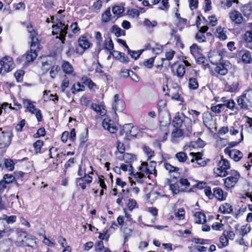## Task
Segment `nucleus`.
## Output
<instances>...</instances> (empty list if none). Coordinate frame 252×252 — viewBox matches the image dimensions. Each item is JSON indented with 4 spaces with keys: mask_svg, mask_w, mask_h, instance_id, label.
I'll list each match as a JSON object with an SVG mask.
<instances>
[{
    "mask_svg": "<svg viewBox=\"0 0 252 252\" xmlns=\"http://www.w3.org/2000/svg\"><path fill=\"white\" fill-rule=\"evenodd\" d=\"M104 48L108 51H111L114 48V44L111 38H108L104 41Z\"/></svg>",
    "mask_w": 252,
    "mask_h": 252,
    "instance_id": "44",
    "label": "nucleus"
},
{
    "mask_svg": "<svg viewBox=\"0 0 252 252\" xmlns=\"http://www.w3.org/2000/svg\"><path fill=\"white\" fill-rule=\"evenodd\" d=\"M131 128H132V125L131 124H125L123 128L120 131V134L123 135L125 134V138L126 139H129V134L130 133Z\"/></svg>",
    "mask_w": 252,
    "mask_h": 252,
    "instance_id": "22",
    "label": "nucleus"
},
{
    "mask_svg": "<svg viewBox=\"0 0 252 252\" xmlns=\"http://www.w3.org/2000/svg\"><path fill=\"white\" fill-rule=\"evenodd\" d=\"M210 24L212 26H215L218 23V20L215 15H213L208 17Z\"/></svg>",
    "mask_w": 252,
    "mask_h": 252,
    "instance_id": "64",
    "label": "nucleus"
},
{
    "mask_svg": "<svg viewBox=\"0 0 252 252\" xmlns=\"http://www.w3.org/2000/svg\"><path fill=\"white\" fill-rule=\"evenodd\" d=\"M229 18L235 24H241L243 21V16L240 12L236 10H231L228 13Z\"/></svg>",
    "mask_w": 252,
    "mask_h": 252,
    "instance_id": "11",
    "label": "nucleus"
},
{
    "mask_svg": "<svg viewBox=\"0 0 252 252\" xmlns=\"http://www.w3.org/2000/svg\"><path fill=\"white\" fill-rule=\"evenodd\" d=\"M139 170L140 171L137 172L134 176L137 182L142 183L143 182V178L149 175L147 163L142 162L139 167Z\"/></svg>",
    "mask_w": 252,
    "mask_h": 252,
    "instance_id": "7",
    "label": "nucleus"
},
{
    "mask_svg": "<svg viewBox=\"0 0 252 252\" xmlns=\"http://www.w3.org/2000/svg\"><path fill=\"white\" fill-rule=\"evenodd\" d=\"M28 32L30 33V37L31 38V42H32V39H37L36 37L37 33L33 27L31 25H28L27 27Z\"/></svg>",
    "mask_w": 252,
    "mask_h": 252,
    "instance_id": "42",
    "label": "nucleus"
},
{
    "mask_svg": "<svg viewBox=\"0 0 252 252\" xmlns=\"http://www.w3.org/2000/svg\"><path fill=\"white\" fill-rule=\"evenodd\" d=\"M43 145V142L40 140H37L33 144V147L36 153H38L40 152V149L41 147Z\"/></svg>",
    "mask_w": 252,
    "mask_h": 252,
    "instance_id": "51",
    "label": "nucleus"
},
{
    "mask_svg": "<svg viewBox=\"0 0 252 252\" xmlns=\"http://www.w3.org/2000/svg\"><path fill=\"white\" fill-rule=\"evenodd\" d=\"M94 36L95 39L97 40V44L100 46L101 43L102 41V37L101 33L99 32H95Z\"/></svg>",
    "mask_w": 252,
    "mask_h": 252,
    "instance_id": "60",
    "label": "nucleus"
},
{
    "mask_svg": "<svg viewBox=\"0 0 252 252\" xmlns=\"http://www.w3.org/2000/svg\"><path fill=\"white\" fill-rule=\"evenodd\" d=\"M4 164L5 167L10 171H12L14 168L15 163L11 159H5L4 160Z\"/></svg>",
    "mask_w": 252,
    "mask_h": 252,
    "instance_id": "46",
    "label": "nucleus"
},
{
    "mask_svg": "<svg viewBox=\"0 0 252 252\" xmlns=\"http://www.w3.org/2000/svg\"><path fill=\"white\" fill-rule=\"evenodd\" d=\"M204 192L209 199H212L213 198V193L212 192L211 189L210 187H204Z\"/></svg>",
    "mask_w": 252,
    "mask_h": 252,
    "instance_id": "62",
    "label": "nucleus"
},
{
    "mask_svg": "<svg viewBox=\"0 0 252 252\" xmlns=\"http://www.w3.org/2000/svg\"><path fill=\"white\" fill-rule=\"evenodd\" d=\"M238 180L239 179L236 178V177H231L228 176L224 179V183L225 187L229 188L234 187Z\"/></svg>",
    "mask_w": 252,
    "mask_h": 252,
    "instance_id": "25",
    "label": "nucleus"
},
{
    "mask_svg": "<svg viewBox=\"0 0 252 252\" xmlns=\"http://www.w3.org/2000/svg\"><path fill=\"white\" fill-rule=\"evenodd\" d=\"M189 87L191 90H196L198 87L197 79L194 78H190L189 81Z\"/></svg>",
    "mask_w": 252,
    "mask_h": 252,
    "instance_id": "41",
    "label": "nucleus"
},
{
    "mask_svg": "<svg viewBox=\"0 0 252 252\" xmlns=\"http://www.w3.org/2000/svg\"><path fill=\"white\" fill-rule=\"evenodd\" d=\"M49 158H55L56 160H54L52 164H51L50 166L52 168H57L59 164V160L60 158H63L65 155L63 152L59 153L58 149L54 147H52L49 149Z\"/></svg>",
    "mask_w": 252,
    "mask_h": 252,
    "instance_id": "5",
    "label": "nucleus"
},
{
    "mask_svg": "<svg viewBox=\"0 0 252 252\" xmlns=\"http://www.w3.org/2000/svg\"><path fill=\"white\" fill-rule=\"evenodd\" d=\"M237 102L240 109L247 110L252 107V89L244 91L237 97Z\"/></svg>",
    "mask_w": 252,
    "mask_h": 252,
    "instance_id": "1",
    "label": "nucleus"
},
{
    "mask_svg": "<svg viewBox=\"0 0 252 252\" xmlns=\"http://www.w3.org/2000/svg\"><path fill=\"white\" fill-rule=\"evenodd\" d=\"M242 60L245 63H250L252 61L251 53L247 51L242 56Z\"/></svg>",
    "mask_w": 252,
    "mask_h": 252,
    "instance_id": "38",
    "label": "nucleus"
},
{
    "mask_svg": "<svg viewBox=\"0 0 252 252\" xmlns=\"http://www.w3.org/2000/svg\"><path fill=\"white\" fill-rule=\"evenodd\" d=\"M79 46L83 49V51L81 54L83 53L85 50L89 48L92 44L88 41L86 37L81 36L78 40Z\"/></svg>",
    "mask_w": 252,
    "mask_h": 252,
    "instance_id": "16",
    "label": "nucleus"
},
{
    "mask_svg": "<svg viewBox=\"0 0 252 252\" xmlns=\"http://www.w3.org/2000/svg\"><path fill=\"white\" fill-rule=\"evenodd\" d=\"M169 188L172 193L174 194H177L180 192H186V188H181L179 187L178 182H176L174 184H170Z\"/></svg>",
    "mask_w": 252,
    "mask_h": 252,
    "instance_id": "23",
    "label": "nucleus"
},
{
    "mask_svg": "<svg viewBox=\"0 0 252 252\" xmlns=\"http://www.w3.org/2000/svg\"><path fill=\"white\" fill-rule=\"evenodd\" d=\"M225 52L223 50L210 52L209 56L210 63L214 64H218L220 63H222V56Z\"/></svg>",
    "mask_w": 252,
    "mask_h": 252,
    "instance_id": "6",
    "label": "nucleus"
},
{
    "mask_svg": "<svg viewBox=\"0 0 252 252\" xmlns=\"http://www.w3.org/2000/svg\"><path fill=\"white\" fill-rule=\"evenodd\" d=\"M224 109L223 104H219L216 106H212L211 110L215 113H220Z\"/></svg>",
    "mask_w": 252,
    "mask_h": 252,
    "instance_id": "47",
    "label": "nucleus"
},
{
    "mask_svg": "<svg viewBox=\"0 0 252 252\" xmlns=\"http://www.w3.org/2000/svg\"><path fill=\"white\" fill-rule=\"evenodd\" d=\"M239 83L238 82H234L231 85H227L225 89L227 91L234 92L238 88Z\"/></svg>",
    "mask_w": 252,
    "mask_h": 252,
    "instance_id": "45",
    "label": "nucleus"
},
{
    "mask_svg": "<svg viewBox=\"0 0 252 252\" xmlns=\"http://www.w3.org/2000/svg\"><path fill=\"white\" fill-rule=\"evenodd\" d=\"M84 90V86L80 83L77 82L74 84L71 87V91L73 94Z\"/></svg>",
    "mask_w": 252,
    "mask_h": 252,
    "instance_id": "34",
    "label": "nucleus"
},
{
    "mask_svg": "<svg viewBox=\"0 0 252 252\" xmlns=\"http://www.w3.org/2000/svg\"><path fill=\"white\" fill-rule=\"evenodd\" d=\"M111 16L110 8L108 7L107 9L102 14L101 20L103 22L107 23L109 21Z\"/></svg>",
    "mask_w": 252,
    "mask_h": 252,
    "instance_id": "31",
    "label": "nucleus"
},
{
    "mask_svg": "<svg viewBox=\"0 0 252 252\" xmlns=\"http://www.w3.org/2000/svg\"><path fill=\"white\" fill-rule=\"evenodd\" d=\"M243 39L247 43L246 47L252 50V31H247L244 34Z\"/></svg>",
    "mask_w": 252,
    "mask_h": 252,
    "instance_id": "19",
    "label": "nucleus"
},
{
    "mask_svg": "<svg viewBox=\"0 0 252 252\" xmlns=\"http://www.w3.org/2000/svg\"><path fill=\"white\" fill-rule=\"evenodd\" d=\"M144 24L147 27H155L157 25V22L155 20L151 21L148 19H145L144 21Z\"/></svg>",
    "mask_w": 252,
    "mask_h": 252,
    "instance_id": "56",
    "label": "nucleus"
},
{
    "mask_svg": "<svg viewBox=\"0 0 252 252\" xmlns=\"http://www.w3.org/2000/svg\"><path fill=\"white\" fill-rule=\"evenodd\" d=\"M14 68L12 58L5 56L0 60V74L4 75Z\"/></svg>",
    "mask_w": 252,
    "mask_h": 252,
    "instance_id": "4",
    "label": "nucleus"
},
{
    "mask_svg": "<svg viewBox=\"0 0 252 252\" xmlns=\"http://www.w3.org/2000/svg\"><path fill=\"white\" fill-rule=\"evenodd\" d=\"M143 50H139L137 51H131L129 48L127 49V53L134 60L137 59L143 52Z\"/></svg>",
    "mask_w": 252,
    "mask_h": 252,
    "instance_id": "35",
    "label": "nucleus"
},
{
    "mask_svg": "<svg viewBox=\"0 0 252 252\" xmlns=\"http://www.w3.org/2000/svg\"><path fill=\"white\" fill-rule=\"evenodd\" d=\"M39 42L38 39H32L31 42L30 50L20 58L22 61L25 63L32 62L37 56V51L39 50Z\"/></svg>",
    "mask_w": 252,
    "mask_h": 252,
    "instance_id": "2",
    "label": "nucleus"
},
{
    "mask_svg": "<svg viewBox=\"0 0 252 252\" xmlns=\"http://www.w3.org/2000/svg\"><path fill=\"white\" fill-rule=\"evenodd\" d=\"M112 12L114 14L116 15L117 17H120L121 14L124 11V8L120 5H115L112 8Z\"/></svg>",
    "mask_w": 252,
    "mask_h": 252,
    "instance_id": "33",
    "label": "nucleus"
},
{
    "mask_svg": "<svg viewBox=\"0 0 252 252\" xmlns=\"http://www.w3.org/2000/svg\"><path fill=\"white\" fill-rule=\"evenodd\" d=\"M230 168L229 161L221 158L217 164V167L214 169V174L216 177H225L228 175L227 170Z\"/></svg>",
    "mask_w": 252,
    "mask_h": 252,
    "instance_id": "3",
    "label": "nucleus"
},
{
    "mask_svg": "<svg viewBox=\"0 0 252 252\" xmlns=\"http://www.w3.org/2000/svg\"><path fill=\"white\" fill-rule=\"evenodd\" d=\"M175 158L180 162L184 163L186 161L188 157L186 154L183 152H180L175 155Z\"/></svg>",
    "mask_w": 252,
    "mask_h": 252,
    "instance_id": "32",
    "label": "nucleus"
},
{
    "mask_svg": "<svg viewBox=\"0 0 252 252\" xmlns=\"http://www.w3.org/2000/svg\"><path fill=\"white\" fill-rule=\"evenodd\" d=\"M217 33L218 37L221 40H225L227 38V35L224 32V29L221 27H219L217 29Z\"/></svg>",
    "mask_w": 252,
    "mask_h": 252,
    "instance_id": "39",
    "label": "nucleus"
},
{
    "mask_svg": "<svg viewBox=\"0 0 252 252\" xmlns=\"http://www.w3.org/2000/svg\"><path fill=\"white\" fill-rule=\"evenodd\" d=\"M3 219L8 223H14L16 221L17 217L16 216L12 215L8 216L6 215H3Z\"/></svg>",
    "mask_w": 252,
    "mask_h": 252,
    "instance_id": "49",
    "label": "nucleus"
},
{
    "mask_svg": "<svg viewBox=\"0 0 252 252\" xmlns=\"http://www.w3.org/2000/svg\"><path fill=\"white\" fill-rule=\"evenodd\" d=\"M220 242L222 246H226L228 244V238L225 234L223 233L222 235L220 237Z\"/></svg>",
    "mask_w": 252,
    "mask_h": 252,
    "instance_id": "59",
    "label": "nucleus"
},
{
    "mask_svg": "<svg viewBox=\"0 0 252 252\" xmlns=\"http://www.w3.org/2000/svg\"><path fill=\"white\" fill-rule=\"evenodd\" d=\"M196 39L199 42H202L205 41L206 37L204 33L201 32H198L196 34Z\"/></svg>",
    "mask_w": 252,
    "mask_h": 252,
    "instance_id": "61",
    "label": "nucleus"
},
{
    "mask_svg": "<svg viewBox=\"0 0 252 252\" xmlns=\"http://www.w3.org/2000/svg\"><path fill=\"white\" fill-rule=\"evenodd\" d=\"M185 73V66L183 64H180L178 66L177 71L176 74L179 78H182L184 76Z\"/></svg>",
    "mask_w": 252,
    "mask_h": 252,
    "instance_id": "48",
    "label": "nucleus"
},
{
    "mask_svg": "<svg viewBox=\"0 0 252 252\" xmlns=\"http://www.w3.org/2000/svg\"><path fill=\"white\" fill-rule=\"evenodd\" d=\"M69 79L68 77H65L61 84V91L64 92L65 89L68 87Z\"/></svg>",
    "mask_w": 252,
    "mask_h": 252,
    "instance_id": "53",
    "label": "nucleus"
},
{
    "mask_svg": "<svg viewBox=\"0 0 252 252\" xmlns=\"http://www.w3.org/2000/svg\"><path fill=\"white\" fill-rule=\"evenodd\" d=\"M164 165L166 170L168 171L170 174H172L174 171L179 170V168L178 167H174L168 163H165Z\"/></svg>",
    "mask_w": 252,
    "mask_h": 252,
    "instance_id": "50",
    "label": "nucleus"
},
{
    "mask_svg": "<svg viewBox=\"0 0 252 252\" xmlns=\"http://www.w3.org/2000/svg\"><path fill=\"white\" fill-rule=\"evenodd\" d=\"M194 220L195 223L203 224L206 222L205 215L200 212H196L194 216Z\"/></svg>",
    "mask_w": 252,
    "mask_h": 252,
    "instance_id": "20",
    "label": "nucleus"
},
{
    "mask_svg": "<svg viewBox=\"0 0 252 252\" xmlns=\"http://www.w3.org/2000/svg\"><path fill=\"white\" fill-rule=\"evenodd\" d=\"M179 184L181 185V188H186V192H190L191 189L188 190V187L190 186V183L186 178H181L179 181Z\"/></svg>",
    "mask_w": 252,
    "mask_h": 252,
    "instance_id": "36",
    "label": "nucleus"
},
{
    "mask_svg": "<svg viewBox=\"0 0 252 252\" xmlns=\"http://www.w3.org/2000/svg\"><path fill=\"white\" fill-rule=\"evenodd\" d=\"M219 210L223 214H228L232 212L233 208L230 204L224 203L220 206Z\"/></svg>",
    "mask_w": 252,
    "mask_h": 252,
    "instance_id": "24",
    "label": "nucleus"
},
{
    "mask_svg": "<svg viewBox=\"0 0 252 252\" xmlns=\"http://www.w3.org/2000/svg\"><path fill=\"white\" fill-rule=\"evenodd\" d=\"M75 53H78L77 49L74 50V48L71 44H69L67 46V50L65 51V54L68 57H71L74 56Z\"/></svg>",
    "mask_w": 252,
    "mask_h": 252,
    "instance_id": "43",
    "label": "nucleus"
},
{
    "mask_svg": "<svg viewBox=\"0 0 252 252\" xmlns=\"http://www.w3.org/2000/svg\"><path fill=\"white\" fill-rule=\"evenodd\" d=\"M58 28H55V30H57L56 34H59L60 39L62 40L63 43H64V41L65 40V37L67 33V30L68 27L67 26H65L64 24H62V23H60L59 26H57Z\"/></svg>",
    "mask_w": 252,
    "mask_h": 252,
    "instance_id": "13",
    "label": "nucleus"
},
{
    "mask_svg": "<svg viewBox=\"0 0 252 252\" xmlns=\"http://www.w3.org/2000/svg\"><path fill=\"white\" fill-rule=\"evenodd\" d=\"M102 126L111 133L116 132L117 129L116 126L113 124L112 121L108 119H104L102 122Z\"/></svg>",
    "mask_w": 252,
    "mask_h": 252,
    "instance_id": "14",
    "label": "nucleus"
},
{
    "mask_svg": "<svg viewBox=\"0 0 252 252\" xmlns=\"http://www.w3.org/2000/svg\"><path fill=\"white\" fill-rule=\"evenodd\" d=\"M190 52L195 57L200 59V56L202 55V49L196 44H193L190 47Z\"/></svg>",
    "mask_w": 252,
    "mask_h": 252,
    "instance_id": "18",
    "label": "nucleus"
},
{
    "mask_svg": "<svg viewBox=\"0 0 252 252\" xmlns=\"http://www.w3.org/2000/svg\"><path fill=\"white\" fill-rule=\"evenodd\" d=\"M156 162L152 161L150 162L148 164L147 163V167L148 168V171L149 174L157 175V170L156 169Z\"/></svg>",
    "mask_w": 252,
    "mask_h": 252,
    "instance_id": "37",
    "label": "nucleus"
},
{
    "mask_svg": "<svg viewBox=\"0 0 252 252\" xmlns=\"http://www.w3.org/2000/svg\"><path fill=\"white\" fill-rule=\"evenodd\" d=\"M183 133L182 130L179 128H176L172 132V134L174 137H181Z\"/></svg>",
    "mask_w": 252,
    "mask_h": 252,
    "instance_id": "63",
    "label": "nucleus"
},
{
    "mask_svg": "<svg viewBox=\"0 0 252 252\" xmlns=\"http://www.w3.org/2000/svg\"><path fill=\"white\" fill-rule=\"evenodd\" d=\"M213 197H215L219 200L224 199L223 190L219 188H215L213 189Z\"/></svg>",
    "mask_w": 252,
    "mask_h": 252,
    "instance_id": "27",
    "label": "nucleus"
},
{
    "mask_svg": "<svg viewBox=\"0 0 252 252\" xmlns=\"http://www.w3.org/2000/svg\"><path fill=\"white\" fill-rule=\"evenodd\" d=\"M171 97L172 99L178 100L181 102H184V99L183 97L180 96L178 91L176 93L172 92Z\"/></svg>",
    "mask_w": 252,
    "mask_h": 252,
    "instance_id": "57",
    "label": "nucleus"
},
{
    "mask_svg": "<svg viewBox=\"0 0 252 252\" xmlns=\"http://www.w3.org/2000/svg\"><path fill=\"white\" fill-rule=\"evenodd\" d=\"M189 155L192 157V158L191 159V162H194L195 160L196 161V163L201 166H204L207 164V162L205 160H203L202 158V157L203 156V154L200 152L197 153H190Z\"/></svg>",
    "mask_w": 252,
    "mask_h": 252,
    "instance_id": "12",
    "label": "nucleus"
},
{
    "mask_svg": "<svg viewBox=\"0 0 252 252\" xmlns=\"http://www.w3.org/2000/svg\"><path fill=\"white\" fill-rule=\"evenodd\" d=\"M182 115L184 117V120H183V123L186 128V129L188 131L190 132L191 131L192 128V121L191 119H190L189 118L185 116L183 113L182 114Z\"/></svg>",
    "mask_w": 252,
    "mask_h": 252,
    "instance_id": "28",
    "label": "nucleus"
},
{
    "mask_svg": "<svg viewBox=\"0 0 252 252\" xmlns=\"http://www.w3.org/2000/svg\"><path fill=\"white\" fill-rule=\"evenodd\" d=\"M215 67L214 70L218 74L224 76L227 74L228 68L230 66V63L228 61H222V63H220Z\"/></svg>",
    "mask_w": 252,
    "mask_h": 252,
    "instance_id": "8",
    "label": "nucleus"
},
{
    "mask_svg": "<svg viewBox=\"0 0 252 252\" xmlns=\"http://www.w3.org/2000/svg\"><path fill=\"white\" fill-rule=\"evenodd\" d=\"M112 108L115 112H122L125 108L124 101L119 98V96L116 94L114 96V102L112 103Z\"/></svg>",
    "mask_w": 252,
    "mask_h": 252,
    "instance_id": "10",
    "label": "nucleus"
},
{
    "mask_svg": "<svg viewBox=\"0 0 252 252\" xmlns=\"http://www.w3.org/2000/svg\"><path fill=\"white\" fill-rule=\"evenodd\" d=\"M62 69L63 71L67 74H72L75 76V74H73V68L71 64L67 61H63L62 64Z\"/></svg>",
    "mask_w": 252,
    "mask_h": 252,
    "instance_id": "21",
    "label": "nucleus"
},
{
    "mask_svg": "<svg viewBox=\"0 0 252 252\" xmlns=\"http://www.w3.org/2000/svg\"><path fill=\"white\" fill-rule=\"evenodd\" d=\"M114 53L118 54V56H116L115 54H113V56L116 59H120L121 62L124 63H127L129 62V59L128 57L125 54L122 53L121 52L117 51L114 50Z\"/></svg>",
    "mask_w": 252,
    "mask_h": 252,
    "instance_id": "26",
    "label": "nucleus"
},
{
    "mask_svg": "<svg viewBox=\"0 0 252 252\" xmlns=\"http://www.w3.org/2000/svg\"><path fill=\"white\" fill-rule=\"evenodd\" d=\"M224 152L229 155V157L235 161H239L243 157V153L237 149L231 150L229 148L224 149Z\"/></svg>",
    "mask_w": 252,
    "mask_h": 252,
    "instance_id": "9",
    "label": "nucleus"
},
{
    "mask_svg": "<svg viewBox=\"0 0 252 252\" xmlns=\"http://www.w3.org/2000/svg\"><path fill=\"white\" fill-rule=\"evenodd\" d=\"M183 123V120L180 117L179 114L178 113L174 118L172 122L173 125L176 128H179L182 126Z\"/></svg>",
    "mask_w": 252,
    "mask_h": 252,
    "instance_id": "29",
    "label": "nucleus"
},
{
    "mask_svg": "<svg viewBox=\"0 0 252 252\" xmlns=\"http://www.w3.org/2000/svg\"><path fill=\"white\" fill-rule=\"evenodd\" d=\"M174 54L175 52L173 50H170L169 52H166L165 54V58L161 59V66H163V63H164V62L166 61H167V63L168 65H169L170 63L169 62V61L172 59V58L174 57Z\"/></svg>",
    "mask_w": 252,
    "mask_h": 252,
    "instance_id": "30",
    "label": "nucleus"
},
{
    "mask_svg": "<svg viewBox=\"0 0 252 252\" xmlns=\"http://www.w3.org/2000/svg\"><path fill=\"white\" fill-rule=\"evenodd\" d=\"M192 241L195 244H199L201 245L209 244L210 243V240L201 238H194Z\"/></svg>",
    "mask_w": 252,
    "mask_h": 252,
    "instance_id": "55",
    "label": "nucleus"
},
{
    "mask_svg": "<svg viewBox=\"0 0 252 252\" xmlns=\"http://www.w3.org/2000/svg\"><path fill=\"white\" fill-rule=\"evenodd\" d=\"M24 72L22 70H18L15 73L14 76L17 82H21L23 80Z\"/></svg>",
    "mask_w": 252,
    "mask_h": 252,
    "instance_id": "54",
    "label": "nucleus"
},
{
    "mask_svg": "<svg viewBox=\"0 0 252 252\" xmlns=\"http://www.w3.org/2000/svg\"><path fill=\"white\" fill-rule=\"evenodd\" d=\"M110 32L114 34L116 37L120 36L121 28L117 25L113 26L110 29Z\"/></svg>",
    "mask_w": 252,
    "mask_h": 252,
    "instance_id": "52",
    "label": "nucleus"
},
{
    "mask_svg": "<svg viewBox=\"0 0 252 252\" xmlns=\"http://www.w3.org/2000/svg\"><path fill=\"white\" fill-rule=\"evenodd\" d=\"M221 101L223 102L224 107H226L232 111H238L240 109L238 105H236V103L233 99H226L225 98L222 97Z\"/></svg>",
    "mask_w": 252,
    "mask_h": 252,
    "instance_id": "15",
    "label": "nucleus"
},
{
    "mask_svg": "<svg viewBox=\"0 0 252 252\" xmlns=\"http://www.w3.org/2000/svg\"><path fill=\"white\" fill-rule=\"evenodd\" d=\"M22 233L25 234L24 236L25 240H22L21 243L23 246L27 247H34L35 246V241L31 238L27 237V233L25 231H21Z\"/></svg>",
    "mask_w": 252,
    "mask_h": 252,
    "instance_id": "17",
    "label": "nucleus"
},
{
    "mask_svg": "<svg viewBox=\"0 0 252 252\" xmlns=\"http://www.w3.org/2000/svg\"><path fill=\"white\" fill-rule=\"evenodd\" d=\"M138 133V129L137 127L132 126V128H131L130 133L129 134V139H128L130 140L133 138L136 137Z\"/></svg>",
    "mask_w": 252,
    "mask_h": 252,
    "instance_id": "58",
    "label": "nucleus"
},
{
    "mask_svg": "<svg viewBox=\"0 0 252 252\" xmlns=\"http://www.w3.org/2000/svg\"><path fill=\"white\" fill-rule=\"evenodd\" d=\"M155 58H151L142 63H140V65H143L147 68L151 69L154 65Z\"/></svg>",
    "mask_w": 252,
    "mask_h": 252,
    "instance_id": "40",
    "label": "nucleus"
}]
</instances>
